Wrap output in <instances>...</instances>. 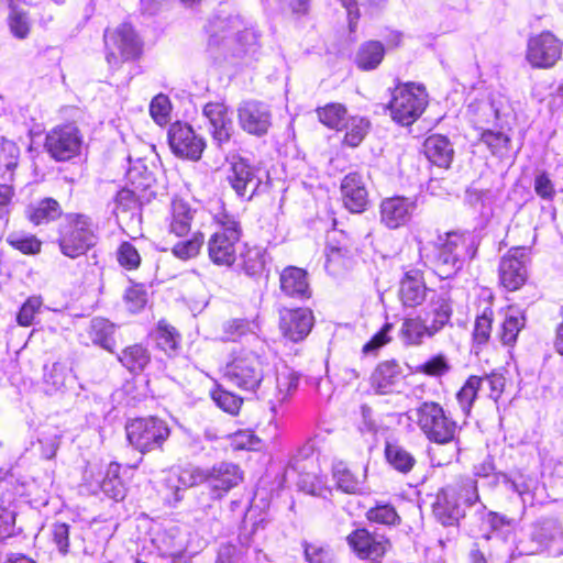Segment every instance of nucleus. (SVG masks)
<instances>
[{
	"mask_svg": "<svg viewBox=\"0 0 563 563\" xmlns=\"http://www.w3.org/2000/svg\"><path fill=\"white\" fill-rule=\"evenodd\" d=\"M107 48V60L110 65L134 60L142 54V42L129 23L108 29L103 34Z\"/></svg>",
	"mask_w": 563,
	"mask_h": 563,
	"instance_id": "1a4fd4ad",
	"label": "nucleus"
},
{
	"mask_svg": "<svg viewBox=\"0 0 563 563\" xmlns=\"http://www.w3.org/2000/svg\"><path fill=\"white\" fill-rule=\"evenodd\" d=\"M313 327V314L307 308H283L279 310V328L292 342L302 341Z\"/></svg>",
	"mask_w": 563,
	"mask_h": 563,
	"instance_id": "f3484780",
	"label": "nucleus"
},
{
	"mask_svg": "<svg viewBox=\"0 0 563 563\" xmlns=\"http://www.w3.org/2000/svg\"><path fill=\"white\" fill-rule=\"evenodd\" d=\"M168 142L172 151L177 156L192 161L200 158L206 146L205 141L198 137L188 124L180 122L170 125Z\"/></svg>",
	"mask_w": 563,
	"mask_h": 563,
	"instance_id": "dca6fc26",
	"label": "nucleus"
},
{
	"mask_svg": "<svg viewBox=\"0 0 563 563\" xmlns=\"http://www.w3.org/2000/svg\"><path fill=\"white\" fill-rule=\"evenodd\" d=\"M120 464L110 463L100 484L102 492L114 500H122L125 496V486L120 476Z\"/></svg>",
	"mask_w": 563,
	"mask_h": 563,
	"instance_id": "c9c22d12",
	"label": "nucleus"
},
{
	"mask_svg": "<svg viewBox=\"0 0 563 563\" xmlns=\"http://www.w3.org/2000/svg\"><path fill=\"white\" fill-rule=\"evenodd\" d=\"M41 297H30L21 307L16 320L20 325L29 327L32 324L35 314L42 307Z\"/></svg>",
	"mask_w": 563,
	"mask_h": 563,
	"instance_id": "bf43d9fd",
	"label": "nucleus"
},
{
	"mask_svg": "<svg viewBox=\"0 0 563 563\" xmlns=\"http://www.w3.org/2000/svg\"><path fill=\"white\" fill-rule=\"evenodd\" d=\"M227 180L235 194L245 199H251L261 184L255 168L243 158L232 162Z\"/></svg>",
	"mask_w": 563,
	"mask_h": 563,
	"instance_id": "6ab92c4d",
	"label": "nucleus"
},
{
	"mask_svg": "<svg viewBox=\"0 0 563 563\" xmlns=\"http://www.w3.org/2000/svg\"><path fill=\"white\" fill-rule=\"evenodd\" d=\"M385 457L395 471L402 474L409 473L416 465L415 456L398 443H386Z\"/></svg>",
	"mask_w": 563,
	"mask_h": 563,
	"instance_id": "2f4dec72",
	"label": "nucleus"
},
{
	"mask_svg": "<svg viewBox=\"0 0 563 563\" xmlns=\"http://www.w3.org/2000/svg\"><path fill=\"white\" fill-rule=\"evenodd\" d=\"M242 472L233 463L221 462L209 468L208 485L213 498H221L242 482Z\"/></svg>",
	"mask_w": 563,
	"mask_h": 563,
	"instance_id": "aec40b11",
	"label": "nucleus"
},
{
	"mask_svg": "<svg viewBox=\"0 0 563 563\" xmlns=\"http://www.w3.org/2000/svg\"><path fill=\"white\" fill-rule=\"evenodd\" d=\"M70 527L65 522H55L51 527V538L62 555L69 552Z\"/></svg>",
	"mask_w": 563,
	"mask_h": 563,
	"instance_id": "5fc2aeb1",
	"label": "nucleus"
},
{
	"mask_svg": "<svg viewBox=\"0 0 563 563\" xmlns=\"http://www.w3.org/2000/svg\"><path fill=\"white\" fill-rule=\"evenodd\" d=\"M419 368L426 375L440 377L451 371V365L445 355L438 354L421 364Z\"/></svg>",
	"mask_w": 563,
	"mask_h": 563,
	"instance_id": "864d4df0",
	"label": "nucleus"
},
{
	"mask_svg": "<svg viewBox=\"0 0 563 563\" xmlns=\"http://www.w3.org/2000/svg\"><path fill=\"white\" fill-rule=\"evenodd\" d=\"M150 113L157 124H166L170 113V101L168 97L162 93L154 97L150 104Z\"/></svg>",
	"mask_w": 563,
	"mask_h": 563,
	"instance_id": "3c124183",
	"label": "nucleus"
},
{
	"mask_svg": "<svg viewBox=\"0 0 563 563\" xmlns=\"http://www.w3.org/2000/svg\"><path fill=\"white\" fill-rule=\"evenodd\" d=\"M427 158L434 165L448 168L453 159L454 150L448 137L433 134L423 144Z\"/></svg>",
	"mask_w": 563,
	"mask_h": 563,
	"instance_id": "bb28decb",
	"label": "nucleus"
},
{
	"mask_svg": "<svg viewBox=\"0 0 563 563\" xmlns=\"http://www.w3.org/2000/svg\"><path fill=\"white\" fill-rule=\"evenodd\" d=\"M240 126L249 134L265 135L272 125L269 107L257 100L242 101L238 107Z\"/></svg>",
	"mask_w": 563,
	"mask_h": 563,
	"instance_id": "4468645a",
	"label": "nucleus"
},
{
	"mask_svg": "<svg viewBox=\"0 0 563 563\" xmlns=\"http://www.w3.org/2000/svg\"><path fill=\"white\" fill-rule=\"evenodd\" d=\"M401 376V367L396 361L379 363L371 376V386L376 394L393 393Z\"/></svg>",
	"mask_w": 563,
	"mask_h": 563,
	"instance_id": "a878e982",
	"label": "nucleus"
},
{
	"mask_svg": "<svg viewBox=\"0 0 563 563\" xmlns=\"http://www.w3.org/2000/svg\"><path fill=\"white\" fill-rule=\"evenodd\" d=\"M481 383L482 380L479 376H470L456 394V400L465 416L471 413L474 401L476 400L479 390H482Z\"/></svg>",
	"mask_w": 563,
	"mask_h": 563,
	"instance_id": "4c0bfd02",
	"label": "nucleus"
},
{
	"mask_svg": "<svg viewBox=\"0 0 563 563\" xmlns=\"http://www.w3.org/2000/svg\"><path fill=\"white\" fill-rule=\"evenodd\" d=\"M196 210L183 199H174L170 206L169 232L177 236L186 235L191 228Z\"/></svg>",
	"mask_w": 563,
	"mask_h": 563,
	"instance_id": "cd10ccee",
	"label": "nucleus"
},
{
	"mask_svg": "<svg viewBox=\"0 0 563 563\" xmlns=\"http://www.w3.org/2000/svg\"><path fill=\"white\" fill-rule=\"evenodd\" d=\"M125 429L129 442L142 453L161 449L169 437L167 423L156 417L134 419Z\"/></svg>",
	"mask_w": 563,
	"mask_h": 563,
	"instance_id": "9d476101",
	"label": "nucleus"
},
{
	"mask_svg": "<svg viewBox=\"0 0 563 563\" xmlns=\"http://www.w3.org/2000/svg\"><path fill=\"white\" fill-rule=\"evenodd\" d=\"M279 287L285 296L291 298L307 299L311 295L307 272L296 266L283 269L279 275Z\"/></svg>",
	"mask_w": 563,
	"mask_h": 563,
	"instance_id": "b1692460",
	"label": "nucleus"
},
{
	"mask_svg": "<svg viewBox=\"0 0 563 563\" xmlns=\"http://www.w3.org/2000/svg\"><path fill=\"white\" fill-rule=\"evenodd\" d=\"M115 327L103 318H95L91 320L88 328L89 339L93 344L100 345L109 352H113Z\"/></svg>",
	"mask_w": 563,
	"mask_h": 563,
	"instance_id": "7c9ffc66",
	"label": "nucleus"
},
{
	"mask_svg": "<svg viewBox=\"0 0 563 563\" xmlns=\"http://www.w3.org/2000/svg\"><path fill=\"white\" fill-rule=\"evenodd\" d=\"M26 214L32 223L40 225L59 218L62 209L55 199L45 198L35 205L29 206Z\"/></svg>",
	"mask_w": 563,
	"mask_h": 563,
	"instance_id": "c756f323",
	"label": "nucleus"
},
{
	"mask_svg": "<svg viewBox=\"0 0 563 563\" xmlns=\"http://www.w3.org/2000/svg\"><path fill=\"white\" fill-rule=\"evenodd\" d=\"M255 328V324L244 319H235L225 325V332L234 341L247 333H253Z\"/></svg>",
	"mask_w": 563,
	"mask_h": 563,
	"instance_id": "338daca9",
	"label": "nucleus"
},
{
	"mask_svg": "<svg viewBox=\"0 0 563 563\" xmlns=\"http://www.w3.org/2000/svg\"><path fill=\"white\" fill-rule=\"evenodd\" d=\"M350 548L362 560H376L390 548L384 536L372 534L366 529H356L346 538Z\"/></svg>",
	"mask_w": 563,
	"mask_h": 563,
	"instance_id": "a211bd4d",
	"label": "nucleus"
},
{
	"mask_svg": "<svg viewBox=\"0 0 563 563\" xmlns=\"http://www.w3.org/2000/svg\"><path fill=\"white\" fill-rule=\"evenodd\" d=\"M305 555L309 563H334L329 548L318 544H307Z\"/></svg>",
	"mask_w": 563,
	"mask_h": 563,
	"instance_id": "680f3d73",
	"label": "nucleus"
},
{
	"mask_svg": "<svg viewBox=\"0 0 563 563\" xmlns=\"http://www.w3.org/2000/svg\"><path fill=\"white\" fill-rule=\"evenodd\" d=\"M221 227L211 235L208 242V254L211 262L218 266H231L236 258V243L241 239V228L233 214L225 210L214 216Z\"/></svg>",
	"mask_w": 563,
	"mask_h": 563,
	"instance_id": "39448f33",
	"label": "nucleus"
},
{
	"mask_svg": "<svg viewBox=\"0 0 563 563\" xmlns=\"http://www.w3.org/2000/svg\"><path fill=\"white\" fill-rule=\"evenodd\" d=\"M333 478L338 488L344 493L356 494L362 489V481L342 462L333 466Z\"/></svg>",
	"mask_w": 563,
	"mask_h": 563,
	"instance_id": "58836bf2",
	"label": "nucleus"
},
{
	"mask_svg": "<svg viewBox=\"0 0 563 563\" xmlns=\"http://www.w3.org/2000/svg\"><path fill=\"white\" fill-rule=\"evenodd\" d=\"M428 93L426 89L413 82L396 87L388 108L394 121L401 125L416 122L426 110Z\"/></svg>",
	"mask_w": 563,
	"mask_h": 563,
	"instance_id": "423d86ee",
	"label": "nucleus"
},
{
	"mask_svg": "<svg viewBox=\"0 0 563 563\" xmlns=\"http://www.w3.org/2000/svg\"><path fill=\"white\" fill-rule=\"evenodd\" d=\"M9 26L11 33L16 38H25L31 29V22L29 19V15L25 11L22 9H19L16 7H11L10 14L8 18Z\"/></svg>",
	"mask_w": 563,
	"mask_h": 563,
	"instance_id": "a18cd8bd",
	"label": "nucleus"
},
{
	"mask_svg": "<svg viewBox=\"0 0 563 563\" xmlns=\"http://www.w3.org/2000/svg\"><path fill=\"white\" fill-rule=\"evenodd\" d=\"M67 369L59 363H54L51 367L44 368V389L46 394L60 391L65 386Z\"/></svg>",
	"mask_w": 563,
	"mask_h": 563,
	"instance_id": "79ce46f5",
	"label": "nucleus"
},
{
	"mask_svg": "<svg viewBox=\"0 0 563 563\" xmlns=\"http://www.w3.org/2000/svg\"><path fill=\"white\" fill-rule=\"evenodd\" d=\"M209 468L198 466H187L177 474L178 483L183 487H194L202 483H208Z\"/></svg>",
	"mask_w": 563,
	"mask_h": 563,
	"instance_id": "de8ad7c7",
	"label": "nucleus"
},
{
	"mask_svg": "<svg viewBox=\"0 0 563 563\" xmlns=\"http://www.w3.org/2000/svg\"><path fill=\"white\" fill-rule=\"evenodd\" d=\"M393 329L391 323H386L384 327L363 345L362 352L364 355L376 354V352L390 341L389 332Z\"/></svg>",
	"mask_w": 563,
	"mask_h": 563,
	"instance_id": "052dcab7",
	"label": "nucleus"
},
{
	"mask_svg": "<svg viewBox=\"0 0 563 563\" xmlns=\"http://www.w3.org/2000/svg\"><path fill=\"white\" fill-rule=\"evenodd\" d=\"M242 267L249 276H258L265 271L266 252L261 247H250L242 253Z\"/></svg>",
	"mask_w": 563,
	"mask_h": 563,
	"instance_id": "a19ab883",
	"label": "nucleus"
},
{
	"mask_svg": "<svg viewBox=\"0 0 563 563\" xmlns=\"http://www.w3.org/2000/svg\"><path fill=\"white\" fill-rule=\"evenodd\" d=\"M269 371V364L264 354L241 349L234 352L231 362L227 364L224 376L235 387L255 393Z\"/></svg>",
	"mask_w": 563,
	"mask_h": 563,
	"instance_id": "20e7f679",
	"label": "nucleus"
},
{
	"mask_svg": "<svg viewBox=\"0 0 563 563\" xmlns=\"http://www.w3.org/2000/svg\"><path fill=\"white\" fill-rule=\"evenodd\" d=\"M528 250L514 247L503 256L499 264V279L508 290L519 289L527 280Z\"/></svg>",
	"mask_w": 563,
	"mask_h": 563,
	"instance_id": "ddd939ff",
	"label": "nucleus"
},
{
	"mask_svg": "<svg viewBox=\"0 0 563 563\" xmlns=\"http://www.w3.org/2000/svg\"><path fill=\"white\" fill-rule=\"evenodd\" d=\"M118 261L126 269H135L140 266L139 251L130 242H123L118 250Z\"/></svg>",
	"mask_w": 563,
	"mask_h": 563,
	"instance_id": "13d9d810",
	"label": "nucleus"
},
{
	"mask_svg": "<svg viewBox=\"0 0 563 563\" xmlns=\"http://www.w3.org/2000/svg\"><path fill=\"white\" fill-rule=\"evenodd\" d=\"M119 362L132 373L142 372L151 361L150 352L141 344L125 347L118 355Z\"/></svg>",
	"mask_w": 563,
	"mask_h": 563,
	"instance_id": "473e14b6",
	"label": "nucleus"
},
{
	"mask_svg": "<svg viewBox=\"0 0 563 563\" xmlns=\"http://www.w3.org/2000/svg\"><path fill=\"white\" fill-rule=\"evenodd\" d=\"M532 545L529 548L522 547L520 551L526 554H533L543 548H547L550 542L563 540V531L555 519H543L538 521L531 527L529 533Z\"/></svg>",
	"mask_w": 563,
	"mask_h": 563,
	"instance_id": "5701e85b",
	"label": "nucleus"
},
{
	"mask_svg": "<svg viewBox=\"0 0 563 563\" xmlns=\"http://www.w3.org/2000/svg\"><path fill=\"white\" fill-rule=\"evenodd\" d=\"M492 316L493 312L486 309L482 316L476 318L473 338L477 344H485L488 341L492 331Z\"/></svg>",
	"mask_w": 563,
	"mask_h": 563,
	"instance_id": "4d7b16f0",
	"label": "nucleus"
},
{
	"mask_svg": "<svg viewBox=\"0 0 563 563\" xmlns=\"http://www.w3.org/2000/svg\"><path fill=\"white\" fill-rule=\"evenodd\" d=\"M452 307L448 299L439 297L432 301L424 314L404 319L399 338L406 345H421L424 339L433 338L449 323Z\"/></svg>",
	"mask_w": 563,
	"mask_h": 563,
	"instance_id": "7ed1b4c3",
	"label": "nucleus"
},
{
	"mask_svg": "<svg viewBox=\"0 0 563 563\" xmlns=\"http://www.w3.org/2000/svg\"><path fill=\"white\" fill-rule=\"evenodd\" d=\"M481 380H482V383H481L482 389L487 388L489 390L488 397L494 400H497L504 389V385H505L504 377L497 376V375L484 376V377H481Z\"/></svg>",
	"mask_w": 563,
	"mask_h": 563,
	"instance_id": "774afa93",
	"label": "nucleus"
},
{
	"mask_svg": "<svg viewBox=\"0 0 563 563\" xmlns=\"http://www.w3.org/2000/svg\"><path fill=\"white\" fill-rule=\"evenodd\" d=\"M525 325V318L522 316L508 314L503 322L501 341L504 344H514L517 340L518 333Z\"/></svg>",
	"mask_w": 563,
	"mask_h": 563,
	"instance_id": "8fccbe9b",
	"label": "nucleus"
},
{
	"mask_svg": "<svg viewBox=\"0 0 563 563\" xmlns=\"http://www.w3.org/2000/svg\"><path fill=\"white\" fill-rule=\"evenodd\" d=\"M260 442V439L249 430L235 432L231 437V445L234 450H255Z\"/></svg>",
	"mask_w": 563,
	"mask_h": 563,
	"instance_id": "e2e57ef3",
	"label": "nucleus"
},
{
	"mask_svg": "<svg viewBox=\"0 0 563 563\" xmlns=\"http://www.w3.org/2000/svg\"><path fill=\"white\" fill-rule=\"evenodd\" d=\"M561 55L562 44L551 32H542L529 40L527 59L532 67L550 68Z\"/></svg>",
	"mask_w": 563,
	"mask_h": 563,
	"instance_id": "f8f14e48",
	"label": "nucleus"
},
{
	"mask_svg": "<svg viewBox=\"0 0 563 563\" xmlns=\"http://www.w3.org/2000/svg\"><path fill=\"white\" fill-rule=\"evenodd\" d=\"M481 140L487 145L494 155L504 157L509 148L510 139L501 132H494L489 129L481 133Z\"/></svg>",
	"mask_w": 563,
	"mask_h": 563,
	"instance_id": "c03bdc74",
	"label": "nucleus"
},
{
	"mask_svg": "<svg viewBox=\"0 0 563 563\" xmlns=\"http://www.w3.org/2000/svg\"><path fill=\"white\" fill-rule=\"evenodd\" d=\"M427 291L420 271L411 269L404 275L399 287V298L404 306L413 308L421 305L426 300Z\"/></svg>",
	"mask_w": 563,
	"mask_h": 563,
	"instance_id": "393cba45",
	"label": "nucleus"
},
{
	"mask_svg": "<svg viewBox=\"0 0 563 563\" xmlns=\"http://www.w3.org/2000/svg\"><path fill=\"white\" fill-rule=\"evenodd\" d=\"M510 487L520 496L525 506H533L537 501H540L538 496L543 489L537 478L522 474L511 481Z\"/></svg>",
	"mask_w": 563,
	"mask_h": 563,
	"instance_id": "72a5a7b5",
	"label": "nucleus"
},
{
	"mask_svg": "<svg viewBox=\"0 0 563 563\" xmlns=\"http://www.w3.org/2000/svg\"><path fill=\"white\" fill-rule=\"evenodd\" d=\"M384 55V45L377 41H369L360 47L356 55V64L364 70H371L382 63Z\"/></svg>",
	"mask_w": 563,
	"mask_h": 563,
	"instance_id": "f704fd0d",
	"label": "nucleus"
},
{
	"mask_svg": "<svg viewBox=\"0 0 563 563\" xmlns=\"http://www.w3.org/2000/svg\"><path fill=\"white\" fill-rule=\"evenodd\" d=\"M126 306L130 311H140L147 301L146 292L139 287H131L125 292Z\"/></svg>",
	"mask_w": 563,
	"mask_h": 563,
	"instance_id": "69168bd1",
	"label": "nucleus"
},
{
	"mask_svg": "<svg viewBox=\"0 0 563 563\" xmlns=\"http://www.w3.org/2000/svg\"><path fill=\"white\" fill-rule=\"evenodd\" d=\"M136 206L135 195L130 189H121L118 191L114 198V209L113 212L118 217L119 212H125L130 209H133Z\"/></svg>",
	"mask_w": 563,
	"mask_h": 563,
	"instance_id": "0e129e2a",
	"label": "nucleus"
},
{
	"mask_svg": "<svg viewBox=\"0 0 563 563\" xmlns=\"http://www.w3.org/2000/svg\"><path fill=\"white\" fill-rule=\"evenodd\" d=\"M319 120L327 126L343 131V124L349 119L346 109L341 103H330L318 109Z\"/></svg>",
	"mask_w": 563,
	"mask_h": 563,
	"instance_id": "ea45409f",
	"label": "nucleus"
},
{
	"mask_svg": "<svg viewBox=\"0 0 563 563\" xmlns=\"http://www.w3.org/2000/svg\"><path fill=\"white\" fill-rule=\"evenodd\" d=\"M211 396L218 407L231 415L238 413L243 402L241 397L221 388L213 390Z\"/></svg>",
	"mask_w": 563,
	"mask_h": 563,
	"instance_id": "09e8293b",
	"label": "nucleus"
},
{
	"mask_svg": "<svg viewBox=\"0 0 563 563\" xmlns=\"http://www.w3.org/2000/svg\"><path fill=\"white\" fill-rule=\"evenodd\" d=\"M416 209L415 198L404 196L385 198L379 206L380 222L390 230L399 229L410 222Z\"/></svg>",
	"mask_w": 563,
	"mask_h": 563,
	"instance_id": "2eb2a0df",
	"label": "nucleus"
},
{
	"mask_svg": "<svg viewBox=\"0 0 563 563\" xmlns=\"http://www.w3.org/2000/svg\"><path fill=\"white\" fill-rule=\"evenodd\" d=\"M19 155L20 150L13 142L4 139L0 141V166L12 172L18 166Z\"/></svg>",
	"mask_w": 563,
	"mask_h": 563,
	"instance_id": "6e6d98bb",
	"label": "nucleus"
},
{
	"mask_svg": "<svg viewBox=\"0 0 563 563\" xmlns=\"http://www.w3.org/2000/svg\"><path fill=\"white\" fill-rule=\"evenodd\" d=\"M477 249V239L470 231H451L439 235L432 260L434 273L442 279L456 275L475 257Z\"/></svg>",
	"mask_w": 563,
	"mask_h": 563,
	"instance_id": "f257e3e1",
	"label": "nucleus"
},
{
	"mask_svg": "<svg viewBox=\"0 0 563 563\" xmlns=\"http://www.w3.org/2000/svg\"><path fill=\"white\" fill-rule=\"evenodd\" d=\"M93 223L87 216L69 213L60 231V252L70 258L85 254L96 243Z\"/></svg>",
	"mask_w": 563,
	"mask_h": 563,
	"instance_id": "0eeeda50",
	"label": "nucleus"
},
{
	"mask_svg": "<svg viewBox=\"0 0 563 563\" xmlns=\"http://www.w3.org/2000/svg\"><path fill=\"white\" fill-rule=\"evenodd\" d=\"M417 423L430 441L440 444L453 441L457 431L456 422L433 401H426L417 409Z\"/></svg>",
	"mask_w": 563,
	"mask_h": 563,
	"instance_id": "6e6552de",
	"label": "nucleus"
},
{
	"mask_svg": "<svg viewBox=\"0 0 563 563\" xmlns=\"http://www.w3.org/2000/svg\"><path fill=\"white\" fill-rule=\"evenodd\" d=\"M366 517L372 522L386 526H395L400 521V517L397 511L389 504L377 505L371 508L367 511Z\"/></svg>",
	"mask_w": 563,
	"mask_h": 563,
	"instance_id": "49530a36",
	"label": "nucleus"
},
{
	"mask_svg": "<svg viewBox=\"0 0 563 563\" xmlns=\"http://www.w3.org/2000/svg\"><path fill=\"white\" fill-rule=\"evenodd\" d=\"M344 207L353 213H362L368 205V191L358 173L347 174L341 183Z\"/></svg>",
	"mask_w": 563,
	"mask_h": 563,
	"instance_id": "412c9836",
	"label": "nucleus"
},
{
	"mask_svg": "<svg viewBox=\"0 0 563 563\" xmlns=\"http://www.w3.org/2000/svg\"><path fill=\"white\" fill-rule=\"evenodd\" d=\"M369 122L365 118L349 117L343 124V131H345L343 143L350 147L358 146L367 134Z\"/></svg>",
	"mask_w": 563,
	"mask_h": 563,
	"instance_id": "e433bc0d",
	"label": "nucleus"
},
{
	"mask_svg": "<svg viewBox=\"0 0 563 563\" xmlns=\"http://www.w3.org/2000/svg\"><path fill=\"white\" fill-rule=\"evenodd\" d=\"M477 500V482L461 477L437 494L433 514L443 526H454L465 516L466 508Z\"/></svg>",
	"mask_w": 563,
	"mask_h": 563,
	"instance_id": "f03ea898",
	"label": "nucleus"
},
{
	"mask_svg": "<svg viewBox=\"0 0 563 563\" xmlns=\"http://www.w3.org/2000/svg\"><path fill=\"white\" fill-rule=\"evenodd\" d=\"M84 137L79 129L71 123L52 129L45 137V150L58 162H66L81 152Z\"/></svg>",
	"mask_w": 563,
	"mask_h": 563,
	"instance_id": "9b49d317",
	"label": "nucleus"
},
{
	"mask_svg": "<svg viewBox=\"0 0 563 563\" xmlns=\"http://www.w3.org/2000/svg\"><path fill=\"white\" fill-rule=\"evenodd\" d=\"M202 112L210 123L213 140L219 145L227 143L233 133V122L228 107L222 102H209Z\"/></svg>",
	"mask_w": 563,
	"mask_h": 563,
	"instance_id": "4be33fe9",
	"label": "nucleus"
},
{
	"mask_svg": "<svg viewBox=\"0 0 563 563\" xmlns=\"http://www.w3.org/2000/svg\"><path fill=\"white\" fill-rule=\"evenodd\" d=\"M467 113L476 129L482 132L487 130V125L494 124L499 118V110L489 99H482L470 103Z\"/></svg>",
	"mask_w": 563,
	"mask_h": 563,
	"instance_id": "c85d7f7f",
	"label": "nucleus"
},
{
	"mask_svg": "<svg viewBox=\"0 0 563 563\" xmlns=\"http://www.w3.org/2000/svg\"><path fill=\"white\" fill-rule=\"evenodd\" d=\"M205 242L203 234L200 232L195 233L191 239L181 241L175 244L172 253L179 260L187 261L196 257Z\"/></svg>",
	"mask_w": 563,
	"mask_h": 563,
	"instance_id": "37998d69",
	"label": "nucleus"
},
{
	"mask_svg": "<svg viewBox=\"0 0 563 563\" xmlns=\"http://www.w3.org/2000/svg\"><path fill=\"white\" fill-rule=\"evenodd\" d=\"M179 335L176 332L175 328L169 327L167 324H158L156 332V341L157 345L165 351L166 353H170L176 351L178 346Z\"/></svg>",
	"mask_w": 563,
	"mask_h": 563,
	"instance_id": "603ef678",
	"label": "nucleus"
}]
</instances>
